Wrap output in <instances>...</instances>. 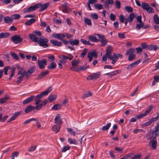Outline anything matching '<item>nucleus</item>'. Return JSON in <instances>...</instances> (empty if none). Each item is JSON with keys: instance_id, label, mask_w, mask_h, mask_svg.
Listing matches in <instances>:
<instances>
[{"instance_id": "31", "label": "nucleus", "mask_w": 159, "mask_h": 159, "mask_svg": "<svg viewBox=\"0 0 159 159\" xmlns=\"http://www.w3.org/2000/svg\"><path fill=\"white\" fill-rule=\"evenodd\" d=\"M56 66L57 65L56 63L54 61H52L48 65L47 68L49 69L53 70L56 68Z\"/></svg>"}, {"instance_id": "43", "label": "nucleus", "mask_w": 159, "mask_h": 159, "mask_svg": "<svg viewBox=\"0 0 159 159\" xmlns=\"http://www.w3.org/2000/svg\"><path fill=\"white\" fill-rule=\"evenodd\" d=\"M111 123H109L106 125L102 127V129L103 131L107 130L111 126Z\"/></svg>"}, {"instance_id": "56", "label": "nucleus", "mask_w": 159, "mask_h": 159, "mask_svg": "<svg viewBox=\"0 0 159 159\" xmlns=\"http://www.w3.org/2000/svg\"><path fill=\"white\" fill-rule=\"evenodd\" d=\"M81 42L84 44L90 45L91 43L89 41H87L85 39H81L80 40Z\"/></svg>"}, {"instance_id": "11", "label": "nucleus", "mask_w": 159, "mask_h": 159, "mask_svg": "<svg viewBox=\"0 0 159 159\" xmlns=\"http://www.w3.org/2000/svg\"><path fill=\"white\" fill-rule=\"evenodd\" d=\"M66 3H64L61 5L60 7V9L64 13H68L70 11V8L67 6Z\"/></svg>"}, {"instance_id": "57", "label": "nucleus", "mask_w": 159, "mask_h": 159, "mask_svg": "<svg viewBox=\"0 0 159 159\" xmlns=\"http://www.w3.org/2000/svg\"><path fill=\"white\" fill-rule=\"evenodd\" d=\"M147 12L149 13H153L154 12V11L153 9L150 6L146 10Z\"/></svg>"}, {"instance_id": "22", "label": "nucleus", "mask_w": 159, "mask_h": 159, "mask_svg": "<svg viewBox=\"0 0 159 159\" xmlns=\"http://www.w3.org/2000/svg\"><path fill=\"white\" fill-rule=\"evenodd\" d=\"M150 112V110H146L144 113L135 116L137 119H139L146 116Z\"/></svg>"}, {"instance_id": "52", "label": "nucleus", "mask_w": 159, "mask_h": 159, "mask_svg": "<svg viewBox=\"0 0 159 159\" xmlns=\"http://www.w3.org/2000/svg\"><path fill=\"white\" fill-rule=\"evenodd\" d=\"M90 17L92 19L95 20H97L98 17V15L96 13L91 14Z\"/></svg>"}, {"instance_id": "8", "label": "nucleus", "mask_w": 159, "mask_h": 159, "mask_svg": "<svg viewBox=\"0 0 159 159\" xmlns=\"http://www.w3.org/2000/svg\"><path fill=\"white\" fill-rule=\"evenodd\" d=\"M59 57L63 60V62L66 63L67 61V60L69 59V60H71L73 58V56L70 54H69V56H66L64 55H61L59 56Z\"/></svg>"}, {"instance_id": "3", "label": "nucleus", "mask_w": 159, "mask_h": 159, "mask_svg": "<svg viewBox=\"0 0 159 159\" xmlns=\"http://www.w3.org/2000/svg\"><path fill=\"white\" fill-rule=\"evenodd\" d=\"M144 26V24L142 21V16H138L137 17V22L135 28L138 30H140L141 28H143Z\"/></svg>"}, {"instance_id": "21", "label": "nucleus", "mask_w": 159, "mask_h": 159, "mask_svg": "<svg viewBox=\"0 0 159 159\" xmlns=\"http://www.w3.org/2000/svg\"><path fill=\"white\" fill-rule=\"evenodd\" d=\"M140 60L131 63L127 67V69L128 70H130L133 68L135 67L140 62Z\"/></svg>"}, {"instance_id": "2", "label": "nucleus", "mask_w": 159, "mask_h": 159, "mask_svg": "<svg viewBox=\"0 0 159 159\" xmlns=\"http://www.w3.org/2000/svg\"><path fill=\"white\" fill-rule=\"evenodd\" d=\"M52 90V87H49L45 91L40 94L37 95L35 99V104H37L39 102H40L41 100L40 99L43 96L48 95V93Z\"/></svg>"}, {"instance_id": "29", "label": "nucleus", "mask_w": 159, "mask_h": 159, "mask_svg": "<svg viewBox=\"0 0 159 159\" xmlns=\"http://www.w3.org/2000/svg\"><path fill=\"white\" fill-rule=\"evenodd\" d=\"M112 51V48L110 45H109L107 47V48L106 50V55H107L108 57L111 55V52Z\"/></svg>"}, {"instance_id": "39", "label": "nucleus", "mask_w": 159, "mask_h": 159, "mask_svg": "<svg viewBox=\"0 0 159 159\" xmlns=\"http://www.w3.org/2000/svg\"><path fill=\"white\" fill-rule=\"evenodd\" d=\"M68 141L71 144L77 145L78 144V143L76 140L71 138H69Z\"/></svg>"}, {"instance_id": "27", "label": "nucleus", "mask_w": 159, "mask_h": 159, "mask_svg": "<svg viewBox=\"0 0 159 159\" xmlns=\"http://www.w3.org/2000/svg\"><path fill=\"white\" fill-rule=\"evenodd\" d=\"M49 73L48 71H46L42 72L41 74L39 75L37 77V79L39 80L41 79L46 76V75Z\"/></svg>"}, {"instance_id": "12", "label": "nucleus", "mask_w": 159, "mask_h": 159, "mask_svg": "<svg viewBox=\"0 0 159 159\" xmlns=\"http://www.w3.org/2000/svg\"><path fill=\"white\" fill-rule=\"evenodd\" d=\"M38 63L39 67L41 69H43L45 67V66L47 64V61L45 59L38 60Z\"/></svg>"}, {"instance_id": "35", "label": "nucleus", "mask_w": 159, "mask_h": 159, "mask_svg": "<svg viewBox=\"0 0 159 159\" xmlns=\"http://www.w3.org/2000/svg\"><path fill=\"white\" fill-rule=\"evenodd\" d=\"M114 0H106L105 2L104 6L107 8H109V5H111L113 4Z\"/></svg>"}, {"instance_id": "33", "label": "nucleus", "mask_w": 159, "mask_h": 159, "mask_svg": "<svg viewBox=\"0 0 159 159\" xmlns=\"http://www.w3.org/2000/svg\"><path fill=\"white\" fill-rule=\"evenodd\" d=\"M36 21L35 19L32 18L28 20L25 22V25L26 26H29L31 25L32 24L34 23Z\"/></svg>"}, {"instance_id": "49", "label": "nucleus", "mask_w": 159, "mask_h": 159, "mask_svg": "<svg viewBox=\"0 0 159 159\" xmlns=\"http://www.w3.org/2000/svg\"><path fill=\"white\" fill-rule=\"evenodd\" d=\"M61 108V105L60 104H56L53 106L51 109H58Z\"/></svg>"}, {"instance_id": "32", "label": "nucleus", "mask_w": 159, "mask_h": 159, "mask_svg": "<svg viewBox=\"0 0 159 159\" xmlns=\"http://www.w3.org/2000/svg\"><path fill=\"white\" fill-rule=\"evenodd\" d=\"M79 41L78 40L75 39L74 40L70 39L69 43L72 45H77L79 44Z\"/></svg>"}, {"instance_id": "37", "label": "nucleus", "mask_w": 159, "mask_h": 159, "mask_svg": "<svg viewBox=\"0 0 159 159\" xmlns=\"http://www.w3.org/2000/svg\"><path fill=\"white\" fill-rule=\"evenodd\" d=\"M10 35V34L8 33H0V39L7 38Z\"/></svg>"}, {"instance_id": "14", "label": "nucleus", "mask_w": 159, "mask_h": 159, "mask_svg": "<svg viewBox=\"0 0 159 159\" xmlns=\"http://www.w3.org/2000/svg\"><path fill=\"white\" fill-rule=\"evenodd\" d=\"M40 102H39L37 104H35L36 105L34 107L31 106H29L26 108L25 109H39L42 108V106H43V104L40 103Z\"/></svg>"}, {"instance_id": "25", "label": "nucleus", "mask_w": 159, "mask_h": 159, "mask_svg": "<svg viewBox=\"0 0 159 159\" xmlns=\"http://www.w3.org/2000/svg\"><path fill=\"white\" fill-rule=\"evenodd\" d=\"M159 49L158 47L156 45H150L147 46V49L155 51Z\"/></svg>"}, {"instance_id": "20", "label": "nucleus", "mask_w": 159, "mask_h": 159, "mask_svg": "<svg viewBox=\"0 0 159 159\" xmlns=\"http://www.w3.org/2000/svg\"><path fill=\"white\" fill-rule=\"evenodd\" d=\"M37 4H40L39 7H40L39 9L40 11H42L46 9L49 5V4L48 3H45L43 5H42L41 3H39Z\"/></svg>"}, {"instance_id": "59", "label": "nucleus", "mask_w": 159, "mask_h": 159, "mask_svg": "<svg viewBox=\"0 0 159 159\" xmlns=\"http://www.w3.org/2000/svg\"><path fill=\"white\" fill-rule=\"evenodd\" d=\"M125 9L129 12H132L133 11V8L132 7L129 6H126L125 7Z\"/></svg>"}, {"instance_id": "38", "label": "nucleus", "mask_w": 159, "mask_h": 159, "mask_svg": "<svg viewBox=\"0 0 159 159\" xmlns=\"http://www.w3.org/2000/svg\"><path fill=\"white\" fill-rule=\"evenodd\" d=\"M134 17V13H132L129 15L128 18H126L128 20V22L130 23L132 21Z\"/></svg>"}, {"instance_id": "64", "label": "nucleus", "mask_w": 159, "mask_h": 159, "mask_svg": "<svg viewBox=\"0 0 159 159\" xmlns=\"http://www.w3.org/2000/svg\"><path fill=\"white\" fill-rule=\"evenodd\" d=\"M140 155H136L130 159H140Z\"/></svg>"}, {"instance_id": "5", "label": "nucleus", "mask_w": 159, "mask_h": 159, "mask_svg": "<svg viewBox=\"0 0 159 159\" xmlns=\"http://www.w3.org/2000/svg\"><path fill=\"white\" fill-rule=\"evenodd\" d=\"M100 72L93 73L92 75L88 76L87 78V80H89L96 79L99 78L100 76Z\"/></svg>"}, {"instance_id": "26", "label": "nucleus", "mask_w": 159, "mask_h": 159, "mask_svg": "<svg viewBox=\"0 0 159 159\" xmlns=\"http://www.w3.org/2000/svg\"><path fill=\"white\" fill-rule=\"evenodd\" d=\"M34 98V96H32L30 97L26 98L24 100L22 103L23 104H25L30 103V102L32 101Z\"/></svg>"}, {"instance_id": "19", "label": "nucleus", "mask_w": 159, "mask_h": 159, "mask_svg": "<svg viewBox=\"0 0 159 159\" xmlns=\"http://www.w3.org/2000/svg\"><path fill=\"white\" fill-rule=\"evenodd\" d=\"M108 57L112 61L111 63L113 64H115L118 58V56L115 54H114L112 56L111 55Z\"/></svg>"}, {"instance_id": "36", "label": "nucleus", "mask_w": 159, "mask_h": 159, "mask_svg": "<svg viewBox=\"0 0 159 159\" xmlns=\"http://www.w3.org/2000/svg\"><path fill=\"white\" fill-rule=\"evenodd\" d=\"M9 98V97L7 95H6L3 98L1 99L0 103L3 104L5 103L7 101Z\"/></svg>"}, {"instance_id": "47", "label": "nucleus", "mask_w": 159, "mask_h": 159, "mask_svg": "<svg viewBox=\"0 0 159 159\" xmlns=\"http://www.w3.org/2000/svg\"><path fill=\"white\" fill-rule=\"evenodd\" d=\"M36 121V119L35 118H31L29 119H28L26 120H25V122H23L24 124H27L30 123L31 121Z\"/></svg>"}, {"instance_id": "34", "label": "nucleus", "mask_w": 159, "mask_h": 159, "mask_svg": "<svg viewBox=\"0 0 159 159\" xmlns=\"http://www.w3.org/2000/svg\"><path fill=\"white\" fill-rule=\"evenodd\" d=\"M4 21L7 23H11L13 21V20L11 17L9 16H6L4 18Z\"/></svg>"}, {"instance_id": "60", "label": "nucleus", "mask_w": 159, "mask_h": 159, "mask_svg": "<svg viewBox=\"0 0 159 159\" xmlns=\"http://www.w3.org/2000/svg\"><path fill=\"white\" fill-rule=\"evenodd\" d=\"M70 148V146H64L62 148L61 152H65L66 151L68 150Z\"/></svg>"}, {"instance_id": "7", "label": "nucleus", "mask_w": 159, "mask_h": 159, "mask_svg": "<svg viewBox=\"0 0 159 159\" xmlns=\"http://www.w3.org/2000/svg\"><path fill=\"white\" fill-rule=\"evenodd\" d=\"M40 4H36L33 6H31L28 8L24 11L25 13H29L35 11L36 9L39 8Z\"/></svg>"}, {"instance_id": "13", "label": "nucleus", "mask_w": 159, "mask_h": 159, "mask_svg": "<svg viewBox=\"0 0 159 159\" xmlns=\"http://www.w3.org/2000/svg\"><path fill=\"white\" fill-rule=\"evenodd\" d=\"M159 130V124H157V126L156 127L155 130H154L152 133V134H149L147 136V138L149 139H150V137L149 136H151L152 135H155V136L159 135L158 132Z\"/></svg>"}, {"instance_id": "61", "label": "nucleus", "mask_w": 159, "mask_h": 159, "mask_svg": "<svg viewBox=\"0 0 159 159\" xmlns=\"http://www.w3.org/2000/svg\"><path fill=\"white\" fill-rule=\"evenodd\" d=\"M159 117V114H157V116L156 117H153L152 119H150V120L151 121V122H154L157 120Z\"/></svg>"}, {"instance_id": "15", "label": "nucleus", "mask_w": 159, "mask_h": 159, "mask_svg": "<svg viewBox=\"0 0 159 159\" xmlns=\"http://www.w3.org/2000/svg\"><path fill=\"white\" fill-rule=\"evenodd\" d=\"M88 68V66H86V67H84V66H81L80 68L75 67L74 66L70 67V69L72 70L73 71H79L81 70H84Z\"/></svg>"}, {"instance_id": "1", "label": "nucleus", "mask_w": 159, "mask_h": 159, "mask_svg": "<svg viewBox=\"0 0 159 159\" xmlns=\"http://www.w3.org/2000/svg\"><path fill=\"white\" fill-rule=\"evenodd\" d=\"M29 37L33 42H37L40 46L45 48L48 47V45L47 44L48 40L46 38L43 37L39 38L35 35L31 34L29 35Z\"/></svg>"}, {"instance_id": "10", "label": "nucleus", "mask_w": 159, "mask_h": 159, "mask_svg": "<svg viewBox=\"0 0 159 159\" xmlns=\"http://www.w3.org/2000/svg\"><path fill=\"white\" fill-rule=\"evenodd\" d=\"M97 54L95 51H93L89 53L87 55V57L89 59L90 62H91L93 59V57H94L95 58L97 57Z\"/></svg>"}, {"instance_id": "54", "label": "nucleus", "mask_w": 159, "mask_h": 159, "mask_svg": "<svg viewBox=\"0 0 159 159\" xmlns=\"http://www.w3.org/2000/svg\"><path fill=\"white\" fill-rule=\"evenodd\" d=\"M95 7L97 9L100 10L103 8V6L101 4H96L94 5Z\"/></svg>"}, {"instance_id": "46", "label": "nucleus", "mask_w": 159, "mask_h": 159, "mask_svg": "<svg viewBox=\"0 0 159 159\" xmlns=\"http://www.w3.org/2000/svg\"><path fill=\"white\" fill-rule=\"evenodd\" d=\"M19 154V152L16 151L13 153L11 155V159H14L15 157H17L18 156Z\"/></svg>"}, {"instance_id": "44", "label": "nucleus", "mask_w": 159, "mask_h": 159, "mask_svg": "<svg viewBox=\"0 0 159 159\" xmlns=\"http://www.w3.org/2000/svg\"><path fill=\"white\" fill-rule=\"evenodd\" d=\"M66 129L67 131L69 132L70 134L72 135L73 136H75V132L73 129L70 128H67Z\"/></svg>"}, {"instance_id": "63", "label": "nucleus", "mask_w": 159, "mask_h": 159, "mask_svg": "<svg viewBox=\"0 0 159 159\" xmlns=\"http://www.w3.org/2000/svg\"><path fill=\"white\" fill-rule=\"evenodd\" d=\"M87 49H84V51L81 53L80 56L81 58H83L84 57L87 53Z\"/></svg>"}, {"instance_id": "18", "label": "nucleus", "mask_w": 159, "mask_h": 159, "mask_svg": "<svg viewBox=\"0 0 159 159\" xmlns=\"http://www.w3.org/2000/svg\"><path fill=\"white\" fill-rule=\"evenodd\" d=\"M21 111H19L15 113L7 121V122H9L11 121L15 120L19 115L21 113Z\"/></svg>"}, {"instance_id": "6", "label": "nucleus", "mask_w": 159, "mask_h": 159, "mask_svg": "<svg viewBox=\"0 0 159 159\" xmlns=\"http://www.w3.org/2000/svg\"><path fill=\"white\" fill-rule=\"evenodd\" d=\"M11 40L15 44L21 43L22 41V39L19 35H16L13 36L11 38Z\"/></svg>"}, {"instance_id": "45", "label": "nucleus", "mask_w": 159, "mask_h": 159, "mask_svg": "<svg viewBox=\"0 0 159 159\" xmlns=\"http://www.w3.org/2000/svg\"><path fill=\"white\" fill-rule=\"evenodd\" d=\"M84 21L86 24L89 25H92V22L90 19L85 18L84 19Z\"/></svg>"}, {"instance_id": "51", "label": "nucleus", "mask_w": 159, "mask_h": 159, "mask_svg": "<svg viewBox=\"0 0 159 159\" xmlns=\"http://www.w3.org/2000/svg\"><path fill=\"white\" fill-rule=\"evenodd\" d=\"M20 15L18 14H15L11 16L12 19H18L20 18Z\"/></svg>"}, {"instance_id": "40", "label": "nucleus", "mask_w": 159, "mask_h": 159, "mask_svg": "<svg viewBox=\"0 0 159 159\" xmlns=\"http://www.w3.org/2000/svg\"><path fill=\"white\" fill-rule=\"evenodd\" d=\"M92 95V93L90 92H88L84 93L82 96V98L83 99L85 98Z\"/></svg>"}, {"instance_id": "48", "label": "nucleus", "mask_w": 159, "mask_h": 159, "mask_svg": "<svg viewBox=\"0 0 159 159\" xmlns=\"http://www.w3.org/2000/svg\"><path fill=\"white\" fill-rule=\"evenodd\" d=\"M154 22L157 24H159V18L157 15H155L154 17Z\"/></svg>"}, {"instance_id": "42", "label": "nucleus", "mask_w": 159, "mask_h": 159, "mask_svg": "<svg viewBox=\"0 0 159 159\" xmlns=\"http://www.w3.org/2000/svg\"><path fill=\"white\" fill-rule=\"evenodd\" d=\"M150 6L146 3L145 2H142L141 5V7L143 9L146 10Z\"/></svg>"}, {"instance_id": "30", "label": "nucleus", "mask_w": 159, "mask_h": 159, "mask_svg": "<svg viewBox=\"0 0 159 159\" xmlns=\"http://www.w3.org/2000/svg\"><path fill=\"white\" fill-rule=\"evenodd\" d=\"M57 96L55 94L50 95L48 97V99L50 102H52L55 100L57 98Z\"/></svg>"}, {"instance_id": "62", "label": "nucleus", "mask_w": 159, "mask_h": 159, "mask_svg": "<svg viewBox=\"0 0 159 159\" xmlns=\"http://www.w3.org/2000/svg\"><path fill=\"white\" fill-rule=\"evenodd\" d=\"M115 4L116 7L117 8H120V1L118 0H116L115 2Z\"/></svg>"}, {"instance_id": "58", "label": "nucleus", "mask_w": 159, "mask_h": 159, "mask_svg": "<svg viewBox=\"0 0 159 159\" xmlns=\"http://www.w3.org/2000/svg\"><path fill=\"white\" fill-rule=\"evenodd\" d=\"M23 75H22L20 76H19L18 78V79L16 81V83L17 84H19L20 82L23 79Z\"/></svg>"}, {"instance_id": "9", "label": "nucleus", "mask_w": 159, "mask_h": 159, "mask_svg": "<svg viewBox=\"0 0 159 159\" xmlns=\"http://www.w3.org/2000/svg\"><path fill=\"white\" fill-rule=\"evenodd\" d=\"M157 142L156 137H154L153 139L150 142L149 144L152 147V149L156 150L157 149Z\"/></svg>"}, {"instance_id": "16", "label": "nucleus", "mask_w": 159, "mask_h": 159, "mask_svg": "<svg viewBox=\"0 0 159 159\" xmlns=\"http://www.w3.org/2000/svg\"><path fill=\"white\" fill-rule=\"evenodd\" d=\"M55 122L57 125H61L62 123V120L61 118L60 115H57L55 118Z\"/></svg>"}, {"instance_id": "23", "label": "nucleus", "mask_w": 159, "mask_h": 159, "mask_svg": "<svg viewBox=\"0 0 159 159\" xmlns=\"http://www.w3.org/2000/svg\"><path fill=\"white\" fill-rule=\"evenodd\" d=\"M50 42L55 46H62V43L61 42L56 40L51 39L50 40Z\"/></svg>"}, {"instance_id": "4", "label": "nucleus", "mask_w": 159, "mask_h": 159, "mask_svg": "<svg viewBox=\"0 0 159 159\" xmlns=\"http://www.w3.org/2000/svg\"><path fill=\"white\" fill-rule=\"evenodd\" d=\"M95 34L98 36L99 38V41L101 42V46H104L107 44L108 41L107 39H106L104 35L98 34Z\"/></svg>"}, {"instance_id": "55", "label": "nucleus", "mask_w": 159, "mask_h": 159, "mask_svg": "<svg viewBox=\"0 0 159 159\" xmlns=\"http://www.w3.org/2000/svg\"><path fill=\"white\" fill-rule=\"evenodd\" d=\"M135 57V55L134 54H131L129 56L128 59L129 61L134 60Z\"/></svg>"}, {"instance_id": "28", "label": "nucleus", "mask_w": 159, "mask_h": 159, "mask_svg": "<svg viewBox=\"0 0 159 159\" xmlns=\"http://www.w3.org/2000/svg\"><path fill=\"white\" fill-rule=\"evenodd\" d=\"M88 39L90 41L93 42H99V39H97L96 36L90 35L89 36Z\"/></svg>"}, {"instance_id": "17", "label": "nucleus", "mask_w": 159, "mask_h": 159, "mask_svg": "<svg viewBox=\"0 0 159 159\" xmlns=\"http://www.w3.org/2000/svg\"><path fill=\"white\" fill-rule=\"evenodd\" d=\"M54 38L62 40L63 39H62L65 37L64 33L62 34H53L52 35Z\"/></svg>"}, {"instance_id": "41", "label": "nucleus", "mask_w": 159, "mask_h": 159, "mask_svg": "<svg viewBox=\"0 0 159 159\" xmlns=\"http://www.w3.org/2000/svg\"><path fill=\"white\" fill-rule=\"evenodd\" d=\"M135 52V49L133 48L129 49L125 53L126 55H130L134 54L133 53Z\"/></svg>"}, {"instance_id": "24", "label": "nucleus", "mask_w": 159, "mask_h": 159, "mask_svg": "<svg viewBox=\"0 0 159 159\" xmlns=\"http://www.w3.org/2000/svg\"><path fill=\"white\" fill-rule=\"evenodd\" d=\"M60 125H54L53 126L51 129L55 133H57L60 129Z\"/></svg>"}, {"instance_id": "53", "label": "nucleus", "mask_w": 159, "mask_h": 159, "mask_svg": "<svg viewBox=\"0 0 159 159\" xmlns=\"http://www.w3.org/2000/svg\"><path fill=\"white\" fill-rule=\"evenodd\" d=\"M79 60H73L72 61V65L73 66H76L79 63Z\"/></svg>"}, {"instance_id": "50", "label": "nucleus", "mask_w": 159, "mask_h": 159, "mask_svg": "<svg viewBox=\"0 0 159 159\" xmlns=\"http://www.w3.org/2000/svg\"><path fill=\"white\" fill-rule=\"evenodd\" d=\"M2 113L0 114V121L3 122L6 120L8 116H6L2 117Z\"/></svg>"}]
</instances>
